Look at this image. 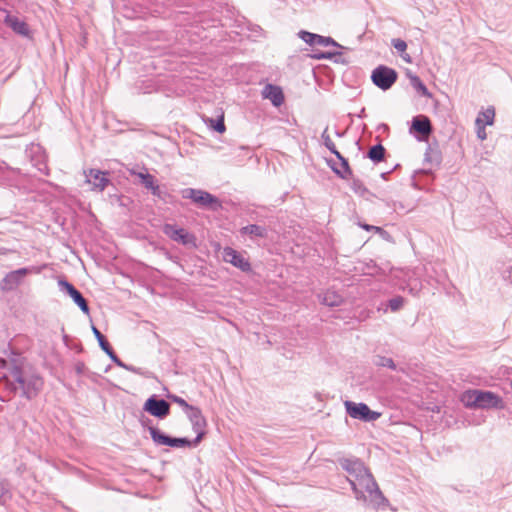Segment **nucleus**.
<instances>
[{
    "instance_id": "1",
    "label": "nucleus",
    "mask_w": 512,
    "mask_h": 512,
    "mask_svg": "<svg viewBox=\"0 0 512 512\" xmlns=\"http://www.w3.org/2000/svg\"><path fill=\"white\" fill-rule=\"evenodd\" d=\"M339 464L348 473L347 481L358 501L374 509L385 508L388 505V500L361 460L343 458L339 460Z\"/></svg>"
},
{
    "instance_id": "2",
    "label": "nucleus",
    "mask_w": 512,
    "mask_h": 512,
    "mask_svg": "<svg viewBox=\"0 0 512 512\" xmlns=\"http://www.w3.org/2000/svg\"><path fill=\"white\" fill-rule=\"evenodd\" d=\"M9 377L12 380L13 390H21L27 399L35 397L42 389L43 380L35 374H25L19 367L15 366L10 370Z\"/></svg>"
},
{
    "instance_id": "3",
    "label": "nucleus",
    "mask_w": 512,
    "mask_h": 512,
    "mask_svg": "<svg viewBox=\"0 0 512 512\" xmlns=\"http://www.w3.org/2000/svg\"><path fill=\"white\" fill-rule=\"evenodd\" d=\"M346 413L353 419L363 422H373L381 417V413L373 411L365 403H356L350 400L344 402Z\"/></svg>"
},
{
    "instance_id": "4",
    "label": "nucleus",
    "mask_w": 512,
    "mask_h": 512,
    "mask_svg": "<svg viewBox=\"0 0 512 512\" xmlns=\"http://www.w3.org/2000/svg\"><path fill=\"white\" fill-rule=\"evenodd\" d=\"M397 79L398 73L396 70L385 65L377 66L371 74L373 84L383 91L389 90Z\"/></svg>"
},
{
    "instance_id": "5",
    "label": "nucleus",
    "mask_w": 512,
    "mask_h": 512,
    "mask_svg": "<svg viewBox=\"0 0 512 512\" xmlns=\"http://www.w3.org/2000/svg\"><path fill=\"white\" fill-rule=\"evenodd\" d=\"M143 410L156 418L164 419L170 413V404L165 399L152 395L145 401Z\"/></svg>"
},
{
    "instance_id": "6",
    "label": "nucleus",
    "mask_w": 512,
    "mask_h": 512,
    "mask_svg": "<svg viewBox=\"0 0 512 512\" xmlns=\"http://www.w3.org/2000/svg\"><path fill=\"white\" fill-rule=\"evenodd\" d=\"M194 205L213 212L222 208V202L218 197L200 189H194Z\"/></svg>"
},
{
    "instance_id": "7",
    "label": "nucleus",
    "mask_w": 512,
    "mask_h": 512,
    "mask_svg": "<svg viewBox=\"0 0 512 512\" xmlns=\"http://www.w3.org/2000/svg\"><path fill=\"white\" fill-rule=\"evenodd\" d=\"M38 273L39 269L36 267L31 268H20L14 271L9 272L6 274V276L3 278V280L0 283V288L3 291H11L15 289L23 280V278L29 274V273Z\"/></svg>"
},
{
    "instance_id": "8",
    "label": "nucleus",
    "mask_w": 512,
    "mask_h": 512,
    "mask_svg": "<svg viewBox=\"0 0 512 512\" xmlns=\"http://www.w3.org/2000/svg\"><path fill=\"white\" fill-rule=\"evenodd\" d=\"M222 258L226 263H230L243 272H249L251 270V264L249 260L245 258L240 252L231 247H225L223 249Z\"/></svg>"
},
{
    "instance_id": "9",
    "label": "nucleus",
    "mask_w": 512,
    "mask_h": 512,
    "mask_svg": "<svg viewBox=\"0 0 512 512\" xmlns=\"http://www.w3.org/2000/svg\"><path fill=\"white\" fill-rule=\"evenodd\" d=\"M476 399L477 409H493L503 407V401L501 397L492 391L478 390Z\"/></svg>"
},
{
    "instance_id": "10",
    "label": "nucleus",
    "mask_w": 512,
    "mask_h": 512,
    "mask_svg": "<svg viewBox=\"0 0 512 512\" xmlns=\"http://www.w3.org/2000/svg\"><path fill=\"white\" fill-rule=\"evenodd\" d=\"M85 179L91 185V189L102 192L109 184L107 173L98 169H90L84 172Z\"/></svg>"
},
{
    "instance_id": "11",
    "label": "nucleus",
    "mask_w": 512,
    "mask_h": 512,
    "mask_svg": "<svg viewBox=\"0 0 512 512\" xmlns=\"http://www.w3.org/2000/svg\"><path fill=\"white\" fill-rule=\"evenodd\" d=\"M300 38L309 45H317V46H335L340 47V45L331 37H326L318 34H314L308 31H300Z\"/></svg>"
},
{
    "instance_id": "12",
    "label": "nucleus",
    "mask_w": 512,
    "mask_h": 512,
    "mask_svg": "<svg viewBox=\"0 0 512 512\" xmlns=\"http://www.w3.org/2000/svg\"><path fill=\"white\" fill-rule=\"evenodd\" d=\"M415 131L422 135L420 140L426 139L433 131L430 119L424 115L413 117L411 124V131Z\"/></svg>"
},
{
    "instance_id": "13",
    "label": "nucleus",
    "mask_w": 512,
    "mask_h": 512,
    "mask_svg": "<svg viewBox=\"0 0 512 512\" xmlns=\"http://www.w3.org/2000/svg\"><path fill=\"white\" fill-rule=\"evenodd\" d=\"M163 232L172 240L180 242L182 244H187L190 241L189 233H187L183 228H180L176 225L165 224L163 227Z\"/></svg>"
},
{
    "instance_id": "14",
    "label": "nucleus",
    "mask_w": 512,
    "mask_h": 512,
    "mask_svg": "<svg viewBox=\"0 0 512 512\" xmlns=\"http://www.w3.org/2000/svg\"><path fill=\"white\" fill-rule=\"evenodd\" d=\"M262 95L265 99H269L275 107H279L284 102L282 89L273 84H267L262 91Z\"/></svg>"
},
{
    "instance_id": "15",
    "label": "nucleus",
    "mask_w": 512,
    "mask_h": 512,
    "mask_svg": "<svg viewBox=\"0 0 512 512\" xmlns=\"http://www.w3.org/2000/svg\"><path fill=\"white\" fill-rule=\"evenodd\" d=\"M92 331L101 349L110 357V359L116 365H122V360H120L118 356L115 354L105 336L95 326H92Z\"/></svg>"
},
{
    "instance_id": "16",
    "label": "nucleus",
    "mask_w": 512,
    "mask_h": 512,
    "mask_svg": "<svg viewBox=\"0 0 512 512\" xmlns=\"http://www.w3.org/2000/svg\"><path fill=\"white\" fill-rule=\"evenodd\" d=\"M194 433L196 436L194 437V447L204 438L206 435V420L202 416L201 411L194 407Z\"/></svg>"
},
{
    "instance_id": "17",
    "label": "nucleus",
    "mask_w": 512,
    "mask_h": 512,
    "mask_svg": "<svg viewBox=\"0 0 512 512\" xmlns=\"http://www.w3.org/2000/svg\"><path fill=\"white\" fill-rule=\"evenodd\" d=\"M340 161V167L336 166V163L333 161H328V165L332 169V171L342 179H349L352 176V171L350 169L348 160L339 153V156H336Z\"/></svg>"
},
{
    "instance_id": "18",
    "label": "nucleus",
    "mask_w": 512,
    "mask_h": 512,
    "mask_svg": "<svg viewBox=\"0 0 512 512\" xmlns=\"http://www.w3.org/2000/svg\"><path fill=\"white\" fill-rule=\"evenodd\" d=\"M4 21L17 34L22 36H27L29 34L28 25L19 18L7 14Z\"/></svg>"
},
{
    "instance_id": "19",
    "label": "nucleus",
    "mask_w": 512,
    "mask_h": 512,
    "mask_svg": "<svg viewBox=\"0 0 512 512\" xmlns=\"http://www.w3.org/2000/svg\"><path fill=\"white\" fill-rule=\"evenodd\" d=\"M202 12H199L197 15L194 13V20H193V23H194V36L197 35L201 40H206V39H210L212 37L211 35V31L209 30L210 28H215L216 26L213 24V25H208L207 27H205L204 25H201V28L206 31L207 30V33L202 35L199 31L200 27H199V24H204L206 23L207 21L204 19V16L201 15Z\"/></svg>"
},
{
    "instance_id": "20",
    "label": "nucleus",
    "mask_w": 512,
    "mask_h": 512,
    "mask_svg": "<svg viewBox=\"0 0 512 512\" xmlns=\"http://www.w3.org/2000/svg\"><path fill=\"white\" fill-rule=\"evenodd\" d=\"M405 302L406 300L403 296L397 295L386 302H382L379 310H383L384 312H387L388 310L391 312H398L404 307Z\"/></svg>"
},
{
    "instance_id": "21",
    "label": "nucleus",
    "mask_w": 512,
    "mask_h": 512,
    "mask_svg": "<svg viewBox=\"0 0 512 512\" xmlns=\"http://www.w3.org/2000/svg\"><path fill=\"white\" fill-rule=\"evenodd\" d=\"M241 235H248L251 238H266L267 229L264 226L250 224L240 229Z\"/></svg>"
},
{
    "instance_id": "22",
    "label": "nucleus",
    "mask_w": 512,
    "mask_h": 512,
    "mask_svg": "<svg viewBox=\"0 0 512 512\" xmlns=\"http://www.w3.org/2000/svg\"><path fill=\"white\" fill-rule=\"evenodd\" d=\"M202 120L210 129L214 130L215 132L222 134L226 131L223 112L218 115L216 119L202 115Z\"/></svg>"
},
{
    "instance_id": "23",
    "label": "nucleus",
    "mask_w": 512,
    "mask_h": 512,
    "mask_svg": "<svg viewBox=\"0 0 512 512\" xmlns=\"http://www.w3.org/2000/svg\"><path fill=\"white\" fill-rule=\"evenodd\" d=\"M407 77L410 80L411 86L422 96L430 98L432 95L427 89L426 85L422 82V80L412 72L408 71L406 73Z\"/></svg>"
},
{
    "instance_id": "24",
    "label": "nucleus",
    "mask_w": 512,
    "mask_h": 512,
    "mask_svg": "<svg viewBox=\"0 0 512 512\" xmlns=\"http://www.w3.org/2000/svg\"><path fill=\"white\" fill-rule=\"evenodd\" d=\"M477 392L478 389H470L461 394L460 401L464 407L468 409H477Z\"/></svg>"
},
{
    "instance_id": "25",
    "label": "nucleus",
    "mask_w": 512,
    "mask_h": 512,
    "mask_svg": "<svg viewBox=\"0 0 512 512\" xmlns=\"http://www.w3.org/2000/svg\"><path fill=\"white\" fill-rule=\"evenodd\" d=\"M321 303L329 307H337L343 303V298L335 291H326L321 296Z\"/></svg>"
},
{
    "instance_id": "26",
    "label": "nucleus",
    "mask_w": 512,
    "mask_h": 512,
    "mask_svg": "<svg viewBox=\"0 0 512 512\" xmlns=\"http://www.w3.org/2000/svg\"><path fill=\"white\" fill-rule=\"evenodd\" d=\"M385 153H386V149L384 148V146L382 144L378 143L376 145H373L369 149V151L367 153V157L374 163H379L384 160Z\"/></svg>"
},
{
    "instance_id": "27",
    "label": "nucleus",
    "mask_w": 512,
    "mask_h": 512,
    "mask_svg": "<svg viewBox=\"0 0 512 512\" xmlns=\"http://www.w3.org/2000/svg\"><path fill=\"white\" fill-rule=\"evenodd\" d=\"M391 44L397 50V52L400 53L401 58L406 63H412L411 56L408 53H406L407 43L404 40H402L400 38H395V39H392Z\"/></svg>"
},
{
    "instance_id": "28",
    "label": "nucleus",
    "mask_w": 512,
    "mask_h": 512,
    "mask_svg": "<svg viewBox=\"0 0 512 512\" xmlns=\"http://www.w3.org/2000/svg\"><path fill=\"white\" fill-rule=\"evenodd\" d=\"M130 173L132 175H136L140 179V183L147 190H151L153 186L157 183L155 177L147 172H136L135 170H131Z\"/></svg>"
},
{
    "instance_id": "29",
    "label": "nucleus",
    "mask_w": 512,
    "mask_h": 512,
    "mask_svg": "<svg viewBox=\"0 0 512 512\" xmlns=\"http://www.w3.org/2000/svg\"><path fill=\"white\" fill-rule=\"evenodd\" d=\"M173 83L175 85V93L179 96L188 93L192 86L189 79L184 80L178 77L173 78Z\"/></svg>"
},
{
    "instance_id": "30",
    "label": "nucleus",
    "mask_w": 512,
    "mask_h": 512,
    "mask_svg": "<svg viewBox=\"0 0 512 512\" xmlns=\"http://www.w3.org/2000/svg\"><path fill=\"white\" fill-rule=\"evenodd\" d=\"M150 436L153 440V442L156 445L160 446H166V443L168 441V435L164 434L162 431H160L158 428L150 426L148 428Z\"/></svg>"
},
{
    "instance_id": "31",
    "label": "nucleus",
    "mask_w": 512,
    "mask_h": 512,
    "mask_svg": "<svg viewBox=\"0 0 512 512\" xmlns=\"http://www.w3.org/2000/svg\"><path fill=\"white\" fill-rule=\"evenodd\" d=\"M71 298L83 313L89 314L90 309L88 303L80 291H76L74 294H72Z\"/></svg>"
},
{
    "instance_id": "32",
    "label": "nucleus",
    "mask_w": 512,
    "mask_h": 512,
    "mask_svg": "<svg viewBox=\"0 0 512 512\" xmlns=\"http://www.w3.org/2000/svg\"><path fill=\"white\" fill-rule=\"evenodd\" d=\"M374 364L379 367H387L391 370H397V366L392 358L385 356H376Z\"/></svg>"
},
{
    "instance_id": "33",
    "label": "nucleus",
    "mask_w": 512,
    "mask_h": 512,
    "mask_svg": "<svg viewBox=\"0 0 512 512\" xmlns=\"http://www.w3.org/2000/svg\"><path fill=\"white\" fill-rule=\"evenodd\" d=\"M327 131L328 128H326L321 135V138L323 139V144L332 154H334L335 156H339L340 152L336 149V146L334 142L331 140Z\"/></svg>"
},
{
    "instance_id": "34",
    "label": "nucleus",
    "mask_w": 512,
    "mask_h": 512,
    "mask_svg": "<svg viewBox=\"0 0 512 512\" xmlns=\"http://www.w3.org/2000/svg\"><path fill=\"white\" fill-rule=\"evenodd\" d=\"M478 117L482 119V125H492L495 117L494 107H488Z\"/></svg>"
},
{
    "instance_id": "35",
    "label": "nucleus",
    "mask_w": 512,
    "mask_h": 512,
    "mask_svg": "<svg viewBox=\"0 0 512 512\" xmlns=\"http://www.w3.org/2000/svg\"><path fill=\"white\" fill-rule=\"evenodd\" d=\"M191 444L192 443L188 438H175V437L169 436L166 446L184 447V446H190Z\"/></svg>"
},
{
    "instance_id": "36",
    "label": "nucleus",
    "mask_w": 512,
    "mask_h": 512,
    "mask_svg": "<svg viewBox=\"0 0 512 512\" xmlns=\"http://www.w3.org/2000/svg\"><path fill=\"white\" fill-rule=\"evenodd\" d=\"M58 287H59L60 291L68 294L70 297L72 294H74L76 291H78L71 283H69L65 279L58 280Z\"/></svg>"
},
{
    "instance_id": "37",
    "label": "nucleus",
    "mask_w": 512,
    "mask_h": 512,
    "mask_svg": "<svg viewBox=\"0 0 512 512\" xmlns=\"http://www.w3.org/2000/svg\"><path fill=\"white\" fill-rule=\"evenodd\" d=\"M476 125L478 127V130H477L478 138H480L481 140H485L486 136H487L486 132H485V125H482V119L480 117H477Z\"/></svg>"
},
{
    "instance_id": "38",
    "label": "nucleus",
    "mask_w": 512,
    "mask_h": 512,
    "mask_svg": "<svg viewBox=\"0 0 512 512\" xmlns=\"http://www.w3.org/2000/svg\"><path fill=\"white\" fill-rule=\"evenodd\" d=\"M118 366L121 368H124L127 371L133 372L135 374H139V375L143 374L141 368L135 367L133 365H128V364L124 363L123 361H122V365H118Z\"/></svg>"
},
{
    "instance_id": "39",
    "label": "nucleus",
    "mask_w": 512,
    "mask_h": 512,
    "mask_svg": "<svg viewBox=\"0 0 512 512\" xmlns=\"http://www.w3.org/2000/svg\"><path fill=\"white\" fill-rule=\"evenodd\" d=\"M153 196L164 199L165 193L161 190L160 186L156 183L151 190H149Z\"/></svg>"
},
{
    "instance_id": "40",
    "label": "nucleus",
    "mask_w": 512,
    "mask_h": 512,
    "mask_svg": "<svg viewBox=\"0 0 512 512\" xmlns=\"http://www.w3.org/2000/svg\"><path fill=\"white\" fill-rule=\"evenodd\" d=\"M339 52H320L319 54L314 55L316 59H331L335 55H339Z\"/></svg>"
},
{
    "instance_id": "41",
    "label": "nucleus",
    "mask_w": 512,
    "mask_h": 512,
    "mask_svg": "<svg viewBox=\"0 0 512 512\" xmlns=\"http://www.w3.org/2000/svg\"><path fill=\"white\" fill-rule=\"evenodd\" d=\"M352 189L358 193V192H364L367 189L363 186L362 182L360 180H353L352 183Z\"/></svg>"
},
{
    "instance_id": "42",
    "label": "nucleus",
    "mask_w": 512,
    "mask_h": 512,
    "mask_svg": "<svg viewBox=\"0 0 512 512\" xmlns=\"http://www.w3.org/2000/svg\"><path fill=\"white\" fill-rule=\"evenodd\" d=\"M171 398L174 402L178 403L179 405L185 407L186 409L192 410V407L184 399H182L178 396H172Z\"/></svg>"
},
{
    "instance_id": "43",
    "label": "nucleus",
    "mask_w": 512,
    "mask_h": 512,
    "mask_svg": "<svg viewBox=\"0 0 512 512\" xmlns=\"http://www.w3.org/2000/svg\"><path fill=\"white\" fill-rule=\"evenodd\" d=\"M7 498H9V492L7 490L2 489V492L0 494V504H4Z\"/></svg>"
},
{
    "instance_id": "44",
    "label": "nucleus",
    "mask_w": 512,
    "mask_h": 512,
    "mask_svg": "<svg viewBox=\"0 0 512 512\" xmlns=\"http://www.w3.org/2000/svg\"><path fill=\"white\" fill-rule=\"evenodd\" d=\"M84 367H85L84 363H82V362L77 363L76 364V371H77V373L78 374H82L83 370H84Z\"/></svg>"
},
{
    "instance_id": "45",
    "label": "nucleus",
    "mask_w": 512,
    "mask_h": 512,
    "mask_svg": "<svg viewBox=\"0 0 512 512\" xmlns=\"http://www.w3.org/2000/svg\"><path fill=\"white\" fill-rule=\"evenodd\" d=\"M184 197H185V198H192V188H190V189H186V190L184 191Z\"/></svg>"
},
{
    "instance_id": "46",
    "label": "nucleus",
    "mask_w": 512,
    "mask_h": 512,
    "mask_svg": "<svg viewBox=\"0 0 512 512\" xmlns=\"http://www.w3.org/2000/svg\"><path fill=\"white\" fill-rule=\"evenodd\" d=\"M361 227L367 231H371V230H374V227L373 225H369V224H362Z\"/></svg>"
},
{
    "instance_id": "47",
    "label": "nucleus",
    "mask_w": 512,
    "mask_h": 512,
    "mask_svg": "<svg viewBox=\"0 0 512 512\" xmlns=\"http://www.w3.org/2000/svg\"><path fill=\"white\" fill-rule=\"evenodd\" d=\"M373 231H375V232H376V233H378V234H380V233H385V234H387V231H385L383 228L378 227V226H375Z\"/></svg>"
},
{
    "instance_id": "48",
    "label": "nucleus",
    "mask_w": 512,
    "mask_h": 512,
    "mask_svg": "<svg viewBox=\"0 0 512 512\" xmlns=\"http://www.w3.org/2000/svg\"><path fill=\"white\" fill-rule=\"evenodd\" d=\"M365 116V109L363 108L359 114V117H364Z\"/></svg>"
},
{
    "instance_id": "49",
    "label": "nucleus",
    "mask_w": 512,
    "mask_h": 512,
    "mask_svg": "<svg viewBox=\"0 0 512 512\" xmlns=\"http://www.w3.org/2000/svg\"><path fill=\"white\" fill-rule=\"evenodd\" d=\"M509 280L512 283V269L509 271Z\"/></svg>"
},
{
    "instance_id": "50",
    "label": "nucleus",
    "mask_w": 512,
    "mask_h": 512,
    "mask_svg": "<svg viewBox=\"0 0 512 512\" xmlns=\"http://www.w3.org/2000/svg\"><path fill=\"white\" fill-rule=\"evenodd\" d=\"M380 235H381L382 237H384V238H386V237H388V236H389V234H388V233H387V234H385V233H380Z\"/></svg>"
},
{
    "instance_id": "51",
    "label": "nucleus",
    "mask_w": 512,
    "mask_h": 512,
    "mask_svg": "<svg viewBox=\"0 0 512 512\" xmlns=\"http://www.w3.org/2000/svg\"><path fill=\"white\" fill-rule=\"evenodd\" d=\"M381 127L387 128V125L386 124H382Z\"/></svg>"
}]
</instances>
